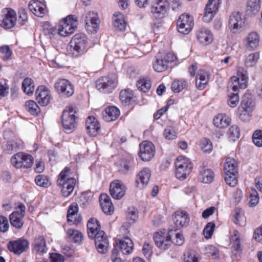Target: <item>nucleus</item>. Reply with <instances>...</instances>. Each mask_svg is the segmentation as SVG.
Wrapping results in <instances>:
<instances>
[{"mask_svg":"<svg viewBox=\"0 0 262 262\" xmlns=\"http://www.w3.org/2000/svg\"><path fill=\"white\" fill-rule=\"evenodd\" d=\"M69 53L77 57L85 54L90 48L88 38L83 33L75 34L70 42Z\"/></svg>","mask_w":262,"mask_h":262,"instance_id":"1","label":"nucleus"},{"mask_svg":"<svg viewBox=\"0 0 262 262\" xmlns=\"http://www.w3.org/2000/svg\"><path fill=\"white\" fill-rule=\"evenodd\" d=\"M77 108L74 105L67 106L62 112V124L64 131L71 133L74 131L77 125L78 117L76 116Z\"/></svg>","mask_w":262,"mask_h":262,"instance_id":"2","label":"nucleus"},{"mask_svg":"<svg viewBox=\"0 0 262 262\" xmlns=\"http://www.w3.org/2000/svg\"><path fill=\"white\" fill-rule=\"evenodd\" d=\"M70 168L66 167L60 173L57 184L61 187V193L64 197H68L73 191L76 183L75 178L70 177Z\"/></svg>","mask_w":262,"mask_h":262,"instance_id":"3","label":"nucleus"},{"mask_svg":"<svg viewBox=\"0 0 262 262\" xmlns=\"http://www.w3.org/2000/svg\"><path fill=\"white\" fill-rule=\"evenodd\" d=\"M15 210L13 211L9 216L10 223L12 226L19 229L24 225V218L26 214L25 205L20 202H16L14 204Z\"/></svg>","mask_w":262,"mask_h":262,"instance_id":"4","label":"nucleus"},{"mask_svg":"<svg viewBox=\"0 0 262 262\" xmlns=\"http://www.w3.org/2000/svg\"><path fill=\"white\" fill-rule=\"evenodd\" d=\"M11 164L17 169H28L32 167L34 158L30 154L18 152L11 157Z\"/></svg>","mask_w":262,"mask_h":262,"instance_id":"5","label":"nucleus"},{"mask_svg":"<svg viewBox=\"0 0 262 262\" xmlns=\"http://www.w3.org/2000/svg\"><path fill=\"white\" fill-rule=\"evenodd\" d=\"M175 165L176 167L175 174L179 179H186L192 169V163L188 159L182 156L177 158Z\"/></svg>","mask_w":262,"mask_h":262,"instance_id":"6","label":"nucleus"},{"mask_svg":"<svg viewBox=\"0 0 262 262\" xmlns=\"http://www.w3.org/2000/svg\"><path fill=\"white\" fill-rule=\"evenodd\" d=\"M117 80L115 76L101 77L96 81V87L101 93H110L117 86Z\"/></svg>","mask_w":262,"mask_h":262,"instance_id":"7","label":"nucleus"},{"mask_svg":"<svg viewBox=\"0 0 262 262\" xmlns=\"http://www.w3.org/2000/svg\"><path fill=\"white\" fill-rule=\"evenodd\" d=\"M77 21L73 15H69L60 22L57 33L61 36H67L74 32L77 28Z\"/></svg>","mask_w":262,"mask_h":262,"instance_id":"8","label":"nucleus"},{"mask_svg":"<svg viewBox=\"0 0 262 262\" xmlns=\"http://www.w3.org/2000/svg\"><path fill=\"white\" fill-rule=\"evenodd\" d=\"M176 57L172 53H167L162 55L160 53L156 56V60L153 63V68L158 72H162L167 70L169 64L174 61Z\"/></svg>","mask_w":262,"mask_h":262,"instance_id":"9","label":"nucleus"},{"mask_svg":"<svg viewBox=\"0 0 262 262\" xmlns=\"http://www.w3.org/2000/svg\"><path fill=\"white\" fill-rule=\"evenodd\" d=\"M176 231V229H169L166 235L165 233H156L154 235L156 245L163 250L168 249L172 244L171 236Z\"/></svg>","mask_w":262,"mask_h":262,"instance_id":"10","label":"nucleus"},{"mask_svg":"<svg viewBox=\"0 0 262 262\" xmlns=\"http://www.w3.org/2000/svg\"><path fill=\"white\" fill-rule=\"evenodd\" d=\"M245 21L244 16L240 12H233L229 17L228 27L233 33H237L243 27Z\"/></svg>","mask_w":262,"mask_h":262,"instance_id":"11","label":"nucleus"},{"mask_svg":"<svg viewBox=\"0 0 262 262\" xmlns=\"http://www.w3.org/2000/svg\"><path fill=\"white\" fill-rule=\"evenodd\" d=\"M0 20V26L6 29H11L16 23V13L11 8H6L3 12Z\"/></svg>","mask_w":262,"mask_h":262,"instance_id":"12","label":"nucleus"},{"mask_svg":"<svg viewBox=\"0 0 262 262\" xmlns=\"http://www.w3.org/2000/svg\"><path fill=\"white\" fill-rule=\"evenodd\" d=\"M194 25L193 17L189 14L181 15L177 21L178 31L184 34H188Z\"/></svg>","mask_w":262,"mask_h":262,"instance_id":"13","label":"nucleus"},{"mask_svg":"<svg viewBox=\"0 0 262 262\" xmlns=\"http://www.w3.org/2000/svg\"><path fill=\"white\" fill-rule=\"evenodd\" d=\"M54 87L56 92L62 97H69L74 92L73 85L69 80L65 79H59L55 83Z\"/></svg>","mask_w":262,"mask_h":262,"instance_id":"14","label":"nucleus"},{"mask_svg":"<svg viewBox=\"0 0 262 262\" xmlns=\"http://www.w3.org/2000/svg\"><path fill=\"white\" fill-rule=\"evenodd\" d=\"M85 28L91 33H97L99 29L100 20L97 13L88 12L85 17Z\"/></svg>","mask_w":262,"mask_h":262,"instance_id":"15","label":"nucleus"},{"mask_svg":"<svg viewBox=\"0 0 262 262\" xmlns=\"http://www.w3.org/2000/svg\"><path fill=\"white\" fill-rule=\"evenodd\" d=\"M29 242L24 238H20L17 240L9 241L7 244V248L13 253L20 255L29 248Z\"/></svg>","mask_w":262,"mask_h":262,"instance_id":"16","label":"nucleus"},{"mask_svg":"<svg viewBox=\"0 0 262 262\" xmlns=\"http://www.w3.org/2000/svg\"><path fill=\"white\" fill-rule=\"evenodd\" d=\"M155 154V146L151 142L144 141L140 144L139 155L143 161L150 160L154 156Z\"/></svg>","mask_w":262,"mask_h":262,"instance_id":"17","label":"nucleus"},{"mask_svg":"<svg viewBox=\"0 0 262 262\" xmlns=\"http://www.w3.org/2000/svg\"><path fill=\"white\" fill-rule=\"evenodd\" d=\"M110 191L114 199L119 200L125 195L126 187L121 181L115 180L110 184Z\"/></svg>","mask_w":262,"mask_h":262,"instance_id":"18","label":"nucleus"},{"mask_svg":"<svg viewBox=\"0 0 262 262\" xmlns=\"http://www.w3.org/2000/svg\"><path fill=\"white\" fill-rule=\"evenodd\" d=\"M30 11L35 16L42 17L48 12L46 5L43 2L32 0L28 5Z\"/></svg>","mask_w":262,"mask_h":262,"instance_id":"19","label":"nucleus"},{"mask_svg":"<svg viewBox=\"0 0 262 262\" xmlns=\"http://www.w3.org/2000/svg\"><path fill=\"white\" fill-rule=\"evenodd\" d=\"M252 102L244 99L238 107L239 118L243 121H248L250 120L252 111Z\"/></svg>","mask_w":262,"mask_h":262,"instance_id":"20","label":"nucleus"},{"mask_svg":"<svg viewBox=\"0 0 262 262\" xmlns=\"http://www.w3.org/2000/svg\"><path fill=\"white\" fill-rule=\"evenodd\" d=\"M219 7V0H209L205 8L204 21L209 22L212 19Z\"/></svg>","mask_w":262,"mask_h":262,"instance_id":"21","label":"nucleus"},{"mask_svg":"<svg viewBox=\"0 0 262 262\" xmlns=\"http://www.w3.org/2000/svg\"><path fill=\"white\" fill-rule=\"evenodd\" d=\"M36 99L41 106H47L49 103V91L47 86L41 85L35 92Z\"/></svg>","mask_w":262,"mask_h":262,"instance_id":"22","label":"nucleus"},{"mask_svg":"<svg viewBox=\"0 0 262 262\" xmlns=\"http://www.w3.org/2000/svg\"><path fill=\"white\" fill-rule=\"evenodd\" d=\"M176 227L172 229H176L177 230L184 226L188 225L190 219L189 214L185 211H177L174 213L173 217Z\"/></svg>","mask_w":262,"mask_h":262,"instance_id":"23","label":"nucleus"},{"mask_svg":"<svg viewBox=\"0 0 262 262\" xmlns=\"http://www.w3.org/2000/svg\"><path fill=\"white\" fill-rule=\"evenodd\" d=\"M98 251L105 253L108 250L109 243L107 236L104 232H100L98 235L94 238Z\"/></svg>","mask_w":262,"mask_h":262,"instance_id":"24","label":"nucleus"},{"mask_svg":"<svg viewBox=\"0 0 262 262\" xmlns=\"http://www.w3.org/2000/svg\"><path fill=\"white\" fill-rule=\"evenodd\" d=\"M88 234L90 238H95L100 232H104L101 230L99 222L95 218H91L87 223Z\"/></svg>","mask_w":262,"mask_h":262,"instance_id":"25","label":"nucleus"},{"mask_svg":"<svg viewBox=\"0 0 262 262\" xmlns=\"http://www.w3.org/2000/svg\"><path fill=\"white\" fill-rule=\"evenodd\" d=\"M151 177L150 170L148 168H145L141 170L137 175L136 183L137 187L142 189L148 184Z\"/></svg>","mask_w":262,"mask_h":262,"instance_id":"26","label":"nucleus"},{"mask_svg":"<svg viewBox=\"0 0 262 262\" xmlns=\"http://www.w3.org/2000/svg\"><path fill=\"white\" fill-rule=\"evenodd\" d=\"M88 133L92 136H95L99 133L100 125L97 119L92 116H89L85 122Z\"/></svg>","mask_w":262,"mask_h":262,"instance_id":"27","label":"nucleus"},{"mask_svg":"<svg viewBox=\"0 0 262 262\" xmlns=\"http://www.w3.org/2000/svg\"><path fill=\"white\" fill-rule=\"evenodd\" d=\"M100 204L104 213L111 215L114 211V207L110 196L105 193L99 196Z\"/></svg>","mask_w":262,"mask_h":262,"instance_id":"28","label":"nucleus"},{"mask_svg":"<svg viewBox=\"0 0 262 262\" xmlns=\"http://www.w3.org/2000/svg\"><path fill=\"white\" fill-rule=\"evenodd\" d=\"M261 0H247L246 7V14L253 16L257 14L261 9Z\"/></svg>","mask_w":262,"mask_h":262,"instance_id":"29","label":"nucleus"},{"mask_svg":"<svg viewBox=\"0 0 262 262\" xmlns=\"http://www.w3.org/2000/svg\"><path fill=\"white\" fill-rule=\"evenodd\" d=\"M238 77L232 76L231 77V82L237 83L240 89H245L247 85L248 76L247 72L243 68L237 69Z\"/></svg>","mask_w":262,"mask_h":262,"instance_id":"30","label":"nucleus"},{"mask_svg":"<svg viewBox=\"0 0 262 262\" xmlns=\"http://www.w3.org/2000/svg\"><path fill=\"white\" fill-rule=\"evenodd\" d=\"M196 38L198 41L204 45L211 43L213 41V35L211 32L206 28L199 29L196 33Z\"/></svg>","mask_w":262,"mask_h":262,"instance_id":"31","label":"nucleus"},{"mask_svg":"<svg viewBox=\"0 0 262 262\" xmlns=\"http://www.w3.org/2000/svg\"><path fill=\"white\" fill-rule=\"evenodd\" d=\"M67 220L69 223L72 224H77L81 221V218L78 214V205L72 203L69 207L67 213Z\"/></svg>","mask_w":262,"mask_h":262,"instance_id":"32","label":"nucleus"},{"mask_svg":"<svg viewBox=\"0 0 262 262\" xmlns=\"http://www.w3.org/2000/svg\"><path fill=\"white\" fill-rule=\"evenodd\" d=\"M119 110L114 106L106 107L102 113L103 119L106 122L116 120L120 116Z\"/></svg>","mask_w":262,"mask_h":262,"instance_id":"33","label":"nucleus"},{"mask_svg":"<svg viewBox=\"0 0 262 262\" xmlns=\"http://www.w3.org/2000/svg\"><path fill=\"white\" fill-rule=\"evenodd\" d=\"M214 177V174L211 169L205 167L200 168L198 176V179L200 182L209 184L213 181Z\"/></svg>","mask_w":262,"mask_h":262,"instance_id":"34","label":"nucleus"},{"mask_svg":"<svg viewBox=\"0 0 262 262\" xmlns=\"http://www.w3.org/2000/svg\"><path fill=\"white\" fill-rule=\"evenodd\" d=\"M209 73L204 70H199L196 77V86L200 90L204 89L209 80Z\"/></svg>","mask_w":262,"mask_h":262,"instance_id":"35","label":"nucleus"},{"mask_svg":"<svg viewBox=\"0 0 262 262\" xmlns=\"http://www.w3.org/2000/svg\"><path fill=\"white\" fill-rule=\"evenodd\" d=\"M119 245L123 254H130L132 252L134 247L132 240L128 237H124L120 239Z\"/></svg>","mask_w":262,"mask_h":262,"instance_id":"36","label":"nucleus"},{"mask_svg":"<svg viewBox=\"0 0 262 262\" xmlns=\"http://www.w3.org/2000/svg\"><path fill=\"white\" fill-rule=\"evenodd\" d=\"M168 2L167 0H156L151 8L154 13L165 14L168 8Z\"/></svg>","mask_w":262,"mask_h":262,"instance_id":"37","label":"nucleus"},{"mask_svg":"<svg viewBox=\"0 0 262 262\" xmlns=\"http://www.w3.org/2000/svg\"><path fill=\"white\" fill-rule=\"evenodd\" d=\"M246 40V47L247 49L252 51L256 49L258 46L259 36L256 32H252L248 34Z\"/></svg>","mask_w":262,"mask_h":262,"instance_id":"38","label":"nucleus"},{"mask_svg":"<svg viewBox=\"0 0 262 262\" xmlns=\"http://www.w3.org/2000/svg\"><path fill=\"white\" fill-rule=\"evenodd\" d=\"M34 250L40 253H46L48 250L46 242L43 236L39 235L36 236L33 243Z\"/></svg>","mask_w":262,"mask_h":262,"instance_id":"39","label":"nucleus"},{"mask_svg":"<svg viewBox=\"0 0 262 262\" xmlns=\"http://www.w3.org/2000/svg\"><path fill=\"white\" fill-rule=\"evenodd\" d=\"M230 119L223 114L215 116L213 119L214 125L218 128H225L229 125Z\"/></svg>","mask_w":262,"mask_h":262,"instance_id":"40","label":"nucleus"},{"mask_svg":"<svg viewBox=\"0 0 262 262\" xmlns=\"http://www.w3.org/2000/svg\"><path fill=\"white\" fill-rule=\"evenodd\" d=\"M113 25L118 30L123 31L125 29L126 23L122 14L118 12L114 13L113 17Z\"/></svg>","mask_w":262,"mask_h":262,"instance_id":"41","label":"nucleus"},{"mask_svg":"<svg viewBox=\"0 0 262 262\" xmlns=\"http://www.w3.org/2000/svg\"><path fill=\"white\" fill-rule=\"evenodd\" d=\"M237 163L236 161L230 158H227L224 164L225 173L231 174V173H237Z\"/></svg>","mask_w":262,"mask_h":262,"instance_id":"42","label":"nucleus"},{"mask_svg":"<svg viewBox=\"0 0 262 262\" xmlns=\"http://www.w3.org/2000/svg\"><path fill=\"white\" fill-rule=\"evenodd\" d=\"M135 163L133 160H123L121 161L119 171L122 174H125L128 172L133 170Z\"/></svg>","mask_w":262,"mask_h":262,"instance_id":"43","label":"nucleus"},{"mask_svg":"<svg viewBox=\"0 0 262 262\" xmlns=\"http://www.w3.org/2000/svg\"><path fill=\"white\" fill-rule=\"evenodd\" d=\"M22 89L26 94L28 95H32L35 90L33 80L29 77L25 78L22 82Z\"/></svg>","mask_w":262,"mask_h":262,"instance_id":"44","label":"nucleus"},{"mask_svg":"<svg viewBox=\"0 0 262 262\" xmlns=\"http://www.w3.org/2000/svg\"><path fill=\"white\" fill-rule=\"evenodd\" d=\"M134 94L133 91L129 89L122 90L120 93V99L122 103L129 105L133 101Z\"/></svg>","mask_w":262,"mask_h":262,"instance_id":"45","label":"nucleus"},{"mask_svg":"<svg viewBox=\"0 0 262 262\" xmlns=\"http://www.w3.org/2000/svg\"><path fill=\"white\" fill-rule=\"evenodd\" d=\"M188 86L187 81L184 79H175L171 84V90L174 93H179Z\"/></svg>","mask_w":262,"mask_h":262,"instance_id":"46","label":"nucleus"},{"mask_svg":"<svg viewBox=\"0 0 262 262\" xmlns=\"http://www.w3.org/2000/svg\"><path fill=\"white\" fill-rule=\"evenodd\" d=\"M150 80L147 78H140L137 82L138 89L141 92L146 93L151 88Z\"/></svg>","mask_w":262,"mask_h":262,"instance_id":"47","label":"nucleus"},{"mask_svg":"<svg viewBox=\"0 0 262 262\" xmlns=\"http://www.w3.org/2000/svg\"><path fill=\"white\" fill-rule=\"evenodd\" d=\"M25 108L31 115L36 116L40 112L39 107L34 100H28L25 105Z\"/></svg>","mask_w":262,"mask_h":262,"instance_id":"48","label":"nucleus"},{"mask_svg":"<svg viewBox=\"0 0 262 262\" xmlns=\"http://www.w3.org/2000/svg\"><path fill=\"white\" fill-rule=\"evenodd\" d=\"M67 233L69 238L75 243L80 242L82 240V234L77 230L70 229L68 230Z\"/></svg>","mask_w":262,"mask_h":262,"instance_id":"49","label":"nucleus"},{"mask_svg":"<svg viewBox=\"0 0 262 262\" xmlns=\"http://www.w3.org/2000/svg\"><path fill=\"white\" fill-rule=\"evenodd\" d=\"M259 58L258 52H254L248 55L245 60V63L246 67H251L254 66Z\"/></svg>","mask_w":262,"mask_h":262,"instance_id":"50","label":"nucleus"},{"mask_svg":"<svg viewBox=\"0 0 262 262\" xmlns=\"http://www.w3.org/2000/svg\"><path fill=\"white\" fill-rule=\"evenodd\" d=\"M201 149L204 152H210L212 150V144L211 142L207 138H203L200 142Z\"/></svg>","mask_w":262,"mask_h":262,"instance_id":"51","label":"nucleus"},{"mask_svg":"<svg viewBox=\"0 0 262 262\" xmlns=\"http://www.w3.org/2000/svg\"><path fill=\"white\" fill-rule=\"evenodd\" d=\"M184 262H198V254L192 250H189L184 254Z\"/></svg>","mask_w":262,"mask_h":262,"instance_id":"52","label":"nucleus"},{"mask_svg":"<svg viewBox=\"0 0 262 262\" xmlns=\"http://www.w3.org/2000/svg\"><path fill=\"white\" fill-rule=\"evenodd\" d=\"M259 202V196L257 191L254 189H251L249 195V203L251 207L255 206Z\"/></svg>","mask_w":262,"mask_h":262,"instance_id":"53","label":"nucleus"},{"mask_svg":"<svg viewBox=\"0 0 262 262\" xmlns=\"http://www.w3.org/2000/svg\"><path fill=\"white\" fill-rule=\"evenodd\" d=\"M228 134L229 138L234 141L236 139H238L240 137V129L239 127L236 125H234L231 126L229 130Z\"/></svg>","mask_w":262,"mask_h":262,"instance_id":"54","label":"nucleus"},{"mask_svg":"<svg viewBox=\"0 0 262 262\" xmlns=\"http://www.w3.org/2000/svg\"><path fill=\"white\" fill-rule=\"evenodd\" d=\"M0 52L3 55L2 58L4 61H7L11 58L12 51L8 46H3L0 47Z\"/></svg>","mask_w":262,"mask_h":262,"instance_id":"55","label":"nucleus"},{"mask_svg":"<svg viewBox=\"0 0 262 262\" xmlns=\"http://www.w3.org/2000/svg\"><path fill=\"white\" fill-rule=\"evenodd\" d=\"M35 182L38 186L48 187L49 180L47 176L38 175L35 177Z\"/></svg>","mask_w":262,"mask_h":262,"instance_id":"56","label":"nucleus"},{"mask_svg":"<svg viewBox=\"0 0 262 262\" xmlns=\"http://www.w3.org/2000/svg\"><path fill=\"white\" fill-rule=\"evenodd\" d=\"M253 143L258 147L262 146V130H258L254 132L252 136Z\"/></svg>","mask_w":262,"mask_h":262,"instance_id":"57","label":"nucleus"},{"mask_svg":"<svg viewBox=\"0 0 262 262\" xmlns=\"http://www.w3.org/2000/svg\"><path fill=\"white\" fill-rule=\"evenodd\" d=\"M163 135L168 140H173L177 137V133L173 127L167 126L164 129Z\"/></svg>","mask_w":262,"mask_h":262,"instance_id":"58","label":"nucleus"},{"mask_svg":"<svg viewBox=\"0 0 262 262\" xmlns=\"http://www.w3.org/2000/svg\"><path fill=\"white\" fill-rule=\"evenodd\" d=\"M238 232L237 231H234V234L232 237V249L235 251H242L241 241L238 235Z\"/></svg>","mask_w":262,"mask_h":262,"instance_id":"59","label":"nucleus"},{"mask_svg":"<svg viewBox=\"0 0 262 262\" xmlns=\"http://www.w3.org/2000/svg\"><path fill=\"white\" fill-rule=\"evenodd\" d=\"M17 147L18 145L16 142L13 140H9L6 144L4 151L7 154H11L17 148Z\"/></svg>","mask_w":262,"mask_h":262,"instance_id":"60","label":"nucleus"},{"mask_svg":"<svg viewBox=\"0 0 262 262\" xmlns=\"http://www.w3.org/2000/svg\"><path fill=\"white\" fill-rule=\"evenodd\" d=\"M9 229V224L8 219L4 216L0 215V232L5 233Z\"/></svg>","mask_w":262,"mask_h":262,"instance_id":"61","label":"nucleus"},{"mask_svg":"<svg viewBox=\"0 0 262 262\" xmlns=\"http://www.w3.org/2000/svg\"><path fill=\"white\" fill-rule=\"evenodd\" d=\"M236 173L226 174L225 176V180L228 185L234 187L237 183V180L236 177Z\"/></svg>","mask_w":262,"mask_h":262,"instance_id":"62","label":"nucleus"},{"mask_svg":"<svg viewBox=\"0 0 262 262\" xmlns=\"http://www.w3.org/2000/svg\"><path fill=\"white\" fill-rule=\"evenodd\" d=\"M229 97L228 104L232 107H235L238 104L239 99L237 93H232L229 95Z\"/></svg>","mask_w":262,"mask_h":262,"instance_id":"63","label":"nucleus"},{"mask_svg":"<svg viewBox=\"0 0 262 262\" xmlns=\"http://www.w3.org/2000/svg\"><path fill=\"white\" fill-rule=\"evenodd\" d=\"M215 224L213 223H208L203 230V233L206 238H210L213 234Z\"/></svg>","mask_w":262,"mask_h":262,"instance_id":"64","label":"nucleus"}]
</instances>
